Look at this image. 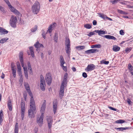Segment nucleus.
I'll return each mask as SVG.
<instances>
[{
    "instance_id": "nucleus-1",
    "label": "nucleus",
    "mask_w": 133,
    "mask_h": 133,
    "mask_svg": "<svg viewBox=\"0 0 133 133\" xmlns=\"http://www.w3.org/2000/svg\"><path fill=\"white\" fill-rule=\"evenodd\" d=\"M30 109L28 110V115L30 118L34 117V113L36 110V107L34 98L32 97L30 103Z\"/></svg>"
},
{
    "instance_id": "nucleus-2",
    "label": "nucleus",
    "mask_w": 133,
    "mask_h": 133,
    "mask_svg": "<svg viewBox=\"0 0 133 133\" xmlns=\"http://www.w3.org/2000/svg\"><path fill=\"white\" fill-rule=\"evenodd\" d=\"M65 45L66 53L68 54V56L70 57L71 49L70 48V41L68 37H66L65 38Z\"/></svg>"
},
{
    "instance_id": "nucleus-3",
    "label": "nucleus",
    "mask_w": 133,
    "mask_h": 133,
    "mask_svg": "<svg viewBox=\"0 0 133 133\" xmlns=\"http://www.w3.org/2000/svg\"><path fill=\"white\" fill-rule=\"evenodd\" d=\"M40 7L39 3L38 1H36L32 6V12L34 14H37L39 11Z\"/></svg>"
},
{
    "instance_id": "nucleus-4",
    "label": "nucleus",
    "mask_w": 133,
    "mask_h": 133,
    "mask_svg": "<svg viewBox=\"0 0 133 133\" xmlns=\"http://www.w3.org/2000/svg\"><path fill=\"white\" fill-rule=\"evenodd\" d=\"M17 18L12 15L9 21V23L10 25L13 28H15L16 27Z\"/></svg>"
},
{
    "instance_id": "nucleus-5",
    "label": "nucleus",
    "mask_w": 133,
    "mask_h": 133,
    "mask_svg": "<svg viewBox=\"0 0 133 133\" xmlns=\"http://www.w3.org/2000/svg\"><path fill=\"white\" fill-rule=\"evenodd\" d=\"M66 84H62L61 85L59 90V97L61 99L63 96L64 88L66 87Z\"/></svg>"
},
{
    "instance_id": "nucleus-6",
    "label": "nucleus",
    "mask_w": 133,
    "mask_h": 133,
    "mask_svg": "<svg viewBox=\"0 0 133 133\" xmlns=\"http://www.w3.org/2000/svg\"><path fill=\"white\" fill-rule=\"evenodd\" d=\"M21 118L22 120L23 119V118L24 115V112L25 108V105L24 102L22 100H21Z\"/></svg>"
},
{
    "instance_id": "nucleus-7",
    "label": "nucleus",
    "mask_w": 133,
    "mask_h": 133,
    "mask_svg": "<svg viewBox=\"0 0 133 133\" xmlns=\"http://www.w3.org/2000/svg\"><path fill=\"white\" fill-rule=\"evenodd\" d=\"M43 118L44 113L43 112L42 113L40 117H38L37 118V122L40 127H41L43 124Z\"/></svg>"
},
{
    "instance_id": "nucleus-8",
    "label": "nucleus",
    "mask_w": 133,
    "mask_h": 133,
    "mask_svg": "<svg viewBox=\"0 0 133 133\" xmlns=\"http://www.w3.org/2000/svg\"><path fill=\"white\" fill-rule=\"evenodd\" d=\"M6 3L10 7V10L11 11L16 14L19 15V12L12 6L9 1L7 2Z\"/></svg>"
},
{
    "instance_id": "nucleus-9",
    "label": "nucleus",
    "mask_w": 133,
    "mask_h": 133,
    "mask_svg": "<svg viewBox=\"0 0 133 133\" xmlns=\"http://www.w3.org/2000/svg\"><path fill=\"white\" fill-rule=\"evenodd\" d=\"M6 3L10 7V10L11 11L16 14L19 15V12L12 6L9 1L7 2Z\"/></svg>"
},
{
    "instance_id": "nucleus-10",
    "label": "nucleus",
    "mask_w": 133,
    "mask_h": 133,
    "mask_svg": "<svg viewBox=\"0 0 133 133\" xmlns=\"http://www.w3.org/2000/svg\"><path fill=\"white\" fill-rule=\"evenodd\" d=\"M46 118L48 122L49 128L50 129L52 127L53 122L52 117L49 116H47Z\"/></svg>"
},
{
    "instance_id": "nucleus-11",
    "label": "nucleus",
    "mask_w": 133,
    "mask_h": 133,
    "mask_svg": "<svg viewBox=\"0 0 133 133\" xmlns=\"http://www.w3.org/2000/svg\"><path fill=\"white\" fill-rule=\"evenodd\" d=\"M45 79L47 83H51L52 78L50 73L48 72L46 74Z\"/></svg>"
},
{
    "instance_id": "nucleus-12",
    "label": "nucleus",
    "mask_w": 133,
    "mask_h": 133,
    "mask_svg": "<svg viewBox=\"0 0 133 133\" xmlns=\"http://www.w3.org/2000/svg\"><path fill=\"white\" fill-rule=\"evenodd\" d=\"M95 67V66L94 64H91L88 65L85 69L86 71L88 72L94 70Z\"/></svg>"
},
{
    "instance_id": "nucleus-13",
    "label": "nucleus",
    "mask_w": 133,
    "mask_h": 133,
    "mask_svg": "<svg viewBox=\"0 0 133 133\" xmlns=\"http://www.w3.org/2000/svg\"><path fill=\"white\" fill-rule=\"evenodd\" d=\"M19 57L21 65L22 67H23L24 64L23 57V52L22 51H21L20 52Z\"/></svg>"
},
{
    "instance_id": "nucleus-14",
    "label": "nucleus",
    "mask_w": 133,
    "mask_h": 133,
    "mask_svg": "<svg viewBox=\"0 0 133 133\" xmlns=\"http://www.w3.org/2000/svg\"><path fill=\"white\" fill-rule=\"evenodd\" d=\"M56 24L55 23H54L50 25L48 28V29L47 32H49L50 33L52 31V29L55 27Z\"/></svg>"
},
{
    "instance_id": "nucleus-15",
    "label": "nucleus",
    "mask_w": 133,
    "mask_h": 133,
    "mask_svg": "<svg viewBox=\"0 0 133 133\" xmlns=\"http://www.w3.org/2000/svg\"><path fill=\"white\" fill-rule=\"evenodd\" d=\"M8 31L4 28L0 27V34L1 35L6 34Z\"/></svg>"
},
{
    "instance_id": "nucleus-16",
    "label": "nucleus",
    "mask_w": 133,
    "mask_h": 133,
    "mask_svg": "<svg viewBox=\"0 0 133 133\" xmlns=\"http://www.w3.org/2000/svg\"><path fill=\"white\" fill-rule=\"evenodd\" d=\"M99 51L97 49H91L90 50H88L85 51L87 54H90L91 53H93L98 52Z\"/></svg>"
},
{
    "instance_id": "nucleus-17",
    "label": "nucleus",
    "mask_w": 133,
    "mask_h": 133,
    "mask_svg": "<svg viewBox=\"0 0 133 133\" xmlns=\"http://www.w3.org/2000/svg\"><path fill=\"white\" fill-rule=\"evenodd\" d=\"M120 49V48L118 46L116 45H114L113 46L112 49L114 52L119 51Z\"/></svg>"
},
{
    "instance_id": "nucleus-18",
    "label": "nucleus",
    "mask_w": 133,
    "mask_h": 133,
    "mask_svg": "<svg viewBox=\"0 0 133 133\" xmlns=\"http://www.w3.org/2000/svg\"><path fill=\"white\" fill-rule=\"evenodd\" d=\"M53 111L54 114H55L56 112L57 107V103L56 102H54L53 103Z\"/></svg>"
},
{
    "instance_id": "nucleus-19",
    "label": "nucleus",
    "mask_w": 133,
    "mask_h": 133,
    "mask_svg": "<svg viewBox=\"0 0 133 133\" xmlns=\"http://www.w3.org/2000/svg\"><path fill=\"white\" fill-rule=\"evenodd\" d=\"M103 37L108 39H112L114 40H115L116 39V38L115 37L111 35H104L103 36Z\"/></svg>"
},
{
    "instance_id": "nucleus-20",
    "label": "nucleus",
    "mask_w": 133,
    "mask_h": 133,
    "mask_svg": "<svg viewBox=\"0 0 133 133\" xmlns=\"http://www.w3.org/2000/svg\"><path fill=\"white\" fill-rule=\"evenodd\" d=\"M35 47L37 48H39L41 47L44 48V46L42 44L39 43L38 41L34 44Z\"/></svg>"
},
{
    "instance_id": "nucleus-21",
    "label": "nucleus",
    "mask_w": 133,
    "mask_h": 133,
    "mask_svg": "<svg viewBox=\"0 0 133 133\" xmlns=\"http://www.w3.org/2000/svg\"><path fill=\"white\" fill-rule=\"evenodd\" d=\"M60 62L61 66H63V65L65 63V61L62 55L60 56Z\"/></svg>"
},
{
    "instance_id": "nucleus-22",
    "label": "nucleus",
    "mask_w": 133,
    "mask_h": 133,
    "mask_svg": "<svg viewBox=\"0 0 133 133\" xmlns=\"http://www.w3.org/2000/svg\"><path fill=\"white\" fill-rule=\"evenodd\" d=\"M46 104L45 102H43L41 107V112L42 113L43 112L44 114V112Z\"/></svg>"
},
{
    "instance_id": "nucleus-23",
    "label": "nucleus",
    "mask_w": 133,
    "mask_h": 133,
    "mask_svg": "<svg viewBox=\"0 0 133 133\" xmlns=\"http://www.w3.org/2000/svg\"><path fill=\"white\" fill-rule=\"evenodd\" d=\"M95 32L98 33V35L100 36L101 34H105V31L103 30H95Z\"/></svg>"
},
{
    "instance_id": "nucleus-24",
    "label": "nucleus",
    "mask_w": 133,
    "mask_h": 133,
    "mask_svg": "<svg viewBox=\"0 0 133 133\" xmlns=\"http://www.w3.org/2000/svg\"><path fill=\"white\" fill-rule=\"evenodd\" d=\"M29 49L31 56L32 57H34V54L33 47H30Z\"/></svg>"
},
{
    "instance_id": "nucleus-25",
    "label": "nucleus",
    "mask_w": 133,
    "mask_h": 133,
    "mask_svg": "<svg viewBox=\"0 0 133 133\" xmlns=\"http://www.w3.org/2000/svg\"><path fill=\"white\" fill-rule=\"evenodd\" d=\"M68 74L66 73L64 75V78L62 83H65L66 82L68 77Z\"/></svg>"
},
{
    "instance_id": "nucleus-26",
    "label": "nucleus",
    "mask_w": 133,
    "mask_h": 133,
    "mask_svg": "<svg viewBox=\"0 0 133 133\" xmlns=\"http://www.w3.org/2000/svg\"><path fill=\"white\" fill-rule=\"evenodd\" d=\"M9 39L7 37L3 38L0 40V43H3L5 42L6 41L8 40Z\"/></svg>"
},
{
    "instance_id": "nucleus-27",
    "label": "nucleus",
    "mask_w": 133,
    "mask_h": 133,
    "mask_svg": "<svg viewBox=\"0 0 133 133\" xmlns=\"http://www.w3.org/2000/svg\"><path fill=\"white\" fill-rule=\"evenodd\" d=\"M3 111L2 110H1L0 111V124H1V123L2 122L3 120V119L2 118L3 114L2 113Z\"/></svg>"
},
{
    "instance_id": "nucleus-28",
    "label": "nucleus",
    "mask_w": 133,
    "mask_h": 133,
    "mask_svg": "<svg viewBox=\"0 0 133 133\" xmlns=\"http://www.w3.org/2000/svg\"><path fill=\"white\" fill-rule=\"evenodd\" d=\"M101 45L100 44H95L92 45L91 46V48H100L101 47Z\"/></svg>"
},
{
    "instance_id": "nucleus-29",
    "label": "nucleus",
    "mask_w": 133,
    "mask_h": 133,
    "mask_svg": "<svg viewBox=\"0 0 133 133\" xmlns=\"http://www.w3.org/2000/svg\"><path fill=\"white\" fill-rule=\"evenodd\" d=\"M116 129L118 130H119V131H123V130H126L127 129H129V127H126V128H123V127H121V128H116Z\"/></svg>"
},
{
    "instance_id": "nucleus-30",
    "label": "nucleus",
    "mask_w": 133,
    "mask_h": 133,
    "mask_svg": "<svg viewBox=\"0 0 133 133\" xmlns=\"http://www.w3.org/2000/svg\"><path fill=\"white\" fill-rule=\"evenodd\" d=\"M98 14L99 15V16L101 18L104 19L106 18L107 16L106 15H104L101 13Z\"/></svg>"
},
{
    "instance_id": "nucleus-31",
    "label": "nucleus",
    "mask_w": 133,
    "mask_h": 133,
    "mask_svg": "<svg viewBox=\"0 0 133 133\" xmlns=\"http://www.w3.org/2000/svg\"><path fill=\"white\" fill-rule=\"evenodd\" d=\"M45 84H41L40 87L42 90L44 91L45 90Z\"/></svg>"
},
{
    "instance_id": "nucleus-32",
    "label": "nucleus",
    "mask_w": 133,
    "mask_h": 133,
    "mask_svg": "<svg viewBox=\"0 0 133 133\" xmlns=\"http://www.w3.org/2000/svg\"><path fill=\"white\" fill-rule=\"evenodd\" d=\"M40 81L41 83H45L44 78L42 75L40 76Z\"/></svg>"
},
{
    "instance_id": "nucleus-33",
    "label": "nucleus",
    "mask_w": 133,
    "mask_h": 133,
    "mask_svg": "<svg viewBox=\"0 0 133 133\" xmlns=\"http://www.w3.org/2000/svg\"><path fill=\"white\" fill-rule=\"evenodd\" d=\"M15 130L14 133H18V125L17 123H16V124L15 125Z\"/></svg>"
},
{
    "instance_id": "nucleus-34",
    "label": "nucleus",
    "mask_w": 133,
    "mask_h": 133,
    "mask_svg": "<svg viewBox=\"0 0 133 133\" xmlns=\"http://www.w3.org/2000/svg\"><path fill=\"white\" fill-rule=\"evenodd\" d=\"M24 86L26 91L30 90V86L28 84H24Z\"/></svg>"
},
{
    "instance_id": "nucleus-35",
    "label": "nucleus",
    "mask_w": 133,
    "mask_h": 133,
    "mask_svg": "<svg viewBox=\"0 0 133 133\" xmlns=\"http://www.w3.org/2000/svg\"><path fill=\"white\" fill-rule=\"evenodd\" d=\"M109 63V62L108 61H106L104 60H102L101 61V63L102 64H108Z\"/></svg>"
},
{
    "instance_id": "nucleus-36",
    "label": "nucleus",
    "mask_w": 133,
    "mask_h": 133,
    "mask_svg": "<svg viewBox=\"0 0 133 133\" xmlns=\"http://www.w3.org/2000/svg\"><path fill=\"white\" fill-rule=\"evenodd\" d=\"M118 12L122 14L126 15L128 14L127 12H125L121 10H118Z\"/></svg>"
},
{
    "instance_id": "nucleus-37",
    "label": "nucleus",
    "mask_w": 133,
    "mask_h": 133,
    "mask_svg": "<svg viewBox=\"0 0 133 133\" xmlns=\"http://www.w3.org/2000/svg\"><path fill=\"white\" fill-rule=\"evenodd\" d=\"M77 49H78L79 50L83 49L85 48V46H79L76 47Z\"/></svg>"
},
{
    "instance_id": "nucleus-38",
    "label": "nucleus",
    "mask_w": 133,
    "mask_h": 133,
    "mask_svg": "<svg viewBox=\"0 0 133 133\" xmlns=\"http://www.w3.org/2000/svg\"><path fill=\"white\" fill-rule=\"evenodd\" d=\"M84 27L87 29H89L91 28V26L89 24H86L84 25Z\"/></svg>"
},
{
    "instance_id": "nucleus-39",
    "label": "nucleus",
    "mask_w": 133,
    "mask_h": 133,
    "mask_svg": "<svg viewBox=\"0 0 133 133\" xmlns=\"http://www.w3.org/2000/svg\"><path fill=\"white\" fill-rule=\"evenodd\" d=\"M132 48L131 47L128 48H126L125 50L126 53H128L131 50Z\"/></svg>"
},
{
    "instance_id": "nucleus-40",
    "label": "nucleus",
    "mask_w": 133,
    "mask_h": 133,
    "mask_svg": "<svg viewBox=\"0 0 133 133\" xmlns=\"http://www.w3.org/2000/svg\"><path fill=\"white\" fill-rule=\"evenodd\" d=\"M125 122L123 120H118L116 121V122L117 123H122Z\"/></svg>"
},
{
    "instance_id": "nucleus-41",
    "label": "nucleus",
    "mask_w": 133,
    "mask_h": 133,
    "mask_svg": "<svg viewBox=\"0 0 133 133\" xmlns=\"http://www.w3.org/2000/svg\"><path fill=\"white\" fill-rule=\"evenodd\" d=\"M28 92V93L29 95L31 97V98H30V101H31V98L32 97L33 98V97L32 96V92L30 90H29L28 91H27Z\"/></svg>"
},
{
    "instance_id": "nucleus-42",
    "label": "nucleus",
    "mask_w": 133,
    "mask_h": 133,
    "mask_svg": "<svg viewBox=\"0 0 133 133\" xmlns=\"http://www.w3.org/2000/svg\"><path fill=\"white\" fill-rule=\"evenodd\" d=\"M37 26L36 25L35 26L34 28H32L31 29V31L32 32H35L37 29Z\"/></svg>"
},
{
    "instance_id": "nucleus-43",
    "label": "nucleus",
    "mask_w": 133,
    "mask_h": 133,
    "mask_svg": "<svg viewBox=\"0 0 133 133\" xmlns=\"http://www.w3.org/2000/svg\"><path fill=\"white\" fill-rule=\"evenodd\" d=\"M54 39L55 41L56 42H57L58 40V36L57 34H55L54 35Z\"/></svg>"
},
{
    "instance_id": "nucleus-44",
    "label": "nucleus",
    "mask_w": 133,
    "mask_h": 133,
    "mask_svg": "<svg viewBox=\"0 0 133 133\" xmlns=\"http://www.w3.org/2000/svg\"><path fill=\"white\" fill-rule=\"evenodd\" d=\"M17 72H18V74L19 75H22V73H21V68H19L17 69Z\"/></svg>"
},
{
    "instance_id": "nucleus-45",
    "label": "nucleus",
    "mask_w": 133,
    "mask_h": 133,
    "mask_svg": "<svg viewBox=\"0 0 133 133\" xmlns=\"http://www.w3.org/2000/svg\"><path fill=\"white\" fill-rule=\"evenodd\" d=\"M19 76H20V78L19 80V82L20 83H22L23 82V77L22 75Z\"/></svg>"
},
{
    "instance_id": "nucleus-46",
    "label": "nucleus",
    "mask_w": 133,
    "mask_h": 133,
    "mask_svg": "<svg viewBox=\"0 0 133 133\" xmlns=\"http://www.w3.org/2000/svg\"><path fill=\"white\" fill-rule=\"evenodd\" d=\"M95 31L93 32H91L89 33V34H88V35L89 36H91L95 34Z\"/></svg>"
},
{
    "instance_id": "nucleus-47",
    "label": "nucleus",
    "mask_w": 133,
    "mask_h": 133,
    "mask_svg": "<svg viewBox=\"0 0 133 133\" xmlns=\"http://www.w3.org/2000/svg\"><path fill=\"white\" fill-rule=\"evenodd\" d=\"M0 10L3 13H5V11L4 10V8L1 6H0Z\"/></svg>"
},
{
    "instance_id": "nucleus-48",
    "label": "nucleus",
    "mask_w": 133,
    "mask_h": 133,
    "mask_svg": "<svg viewBox=\"0 0 133 133\" xmlns=\"http://www.w3.org/2000/svg\"><path fill=\"white\" fill-rule=\"evenodd\" d=\"M12 71L13 76L14 77H15L16 76V69L13 70Z\"/></svg>"
},
{
    "instance_id": "nucleus-49",
    "label": "nucleus",
    "mask_w": 133,
    "mask_h": 133,
    "mask_svg": "<svg viewBox=\"0 0 133 133\" xmlns=\"http://www.w3.org/2000/svg\"><path fill=\"white\" fill-rule=\"evenodd\" d=\"M119 1L120 0H115L113 1H110V2L112 4H114L116 3L118 1Z\"/></svg>"
},
{
    "instance_id": "nucleus-50",
    "label": "nucleus",
    "mask_w": 133,
    "mask_h": 133,
    "mask_svg": "<svg viewBox=\"0 0 133 133\" xmlns=\"http://www.w3.org/2000/svg\"><path fill=\"white\" fill-rule=\"evenodd\" d=\"M28 69L29 72L30 73V74H32V71L31 67L28 68Z\"/></svg>"
},
{
    "instance_id": "nucleus-51",
    "label": "nucleus",
    "mask_w": 133,
    "mask_h": 133,
    "mask_svg": "<svg viewBox=\"0 0 133 133\" xmlns=\"http://www.w3.org/2000/svg\"><path fill=\"white\" fill-rule=\"evenodd\" d=\"M11 67L12 71L13 70L16 69L15 66L14 65H13L12 64H11Z\"/></svg>"
},
{
    "instance_id": "nucleus-52",
    "label": "nucleus",
    "mask_w": 133,
    "mask_h": 133,
    "mask_svg": "<svg viewBox=\"0 0 133 133\" xmlns=\"http://www.w3.org/2000/svg\"><path fill=\"white\" fill-rule=\"evenodd\" d=\"M132 66L130 64H128V69L130 71L132 70Z\"/></svg>"
},
{
    "instance_id": "nucleus-53",
    "label": "nucleus",
    "mask_w": 133,
    "mask_h": 133,
    "mask_svg": "<svg viewBox=\"0 0 133 133\" xmlns=\"http://www.w3.org/2000/svg\"><path fill=\"white\" fill-rule=\"evenodd\" d=\"M8 107H12L11 103L10 100H9L8 103Z\"/></svg>"
},
{
    "instance_id": "nucleus-54",
    "label": "nucleus",
    "mask_w": 133,
    "mask_h": 133,
    "mask_svg": "<svg viewBox=\"0 0 133 133\" xmlns=\"http://www.w3.org/2000/svg\"><path fill=\"white\" fill-rule=\"evenodd\" d=\"M23 69H24V74L28 73V71L27 70V69L26 67H24Z\"/></svg>"
},
{
    "instance_id": "nucleus-55",
    "label": "nucleus",
    "mask_w": 133,
    "mask_h": 133,
    "mask_svg": "<svg viewBox=\"0 0 133 133\" xmlns=\"http://www.w3.org/2000/svg\"><path fill=\"white\" fill-rule=\"evenodd\" d=\"M119 33L121 35H124V32L123 30H121L119 31Z\"/></svg>"
},
{
    "instance_id": "nucleus-56",
    "label": "nucleus",
    "mask_w": 133,
    "mask_h": 133,
    "mask_svg": "<svg viewBox=\"0 0 133 133\" xmlns=\"http://www.w3.org/2000/svg\"><path fill=\"white\" fill-rule=\"evenodd\" d=\"M82 76L84 78H86L87 76V75L85 72H83L82 74Z\"/></svg>"
},
{
    "instance_id": "nucleus-57",
    "label": "nucleus",
    "mask_w": 133,
    "mask_h": 133,
    "mask_svg": "<svg viewBox=\"0 0 133 133\" xmlns=\"http://www.w3.org/2000/svg\"><path fill=\"white\" fill-rule=\"evenodd\" d=\"M62 67L63 70L65 71H67V68L66 66H65L63 65V66H61Z\"/></svg>"
},
{
    "instance_id": "nucleus-58",
    "label": "nucleus",
    "mask_w": 133,
    "mask_h": 133,
    "mask_svg": "<svg viewBox=\"0 0 133 133\" xmlns=\"http://www.w3.org/2000/svg\"><path fill=\"white\" fill-rule=\"evenodd\" d=\"M109 109L111 110L115 111H116V109L114 108H113L111 107H109Z\"/></svg>"
},
{
    "instance_id": "nucleus-59",
    "label": "nucleus",
    "mask_w": 133,
    "mask_h": 133,
    "mask_svg": "<svg viewBox=\"0 0 133 133\" xmlns=\"http://www.w3.org/2000/svg\"><path fill=\"white\" fill-rule=\"evenodd\" d=\"M17 68H21V66L20 64L19 63H17Z\"/></svg>"
},
{
    "instance_id": "nucleus-60",
    "label": "nucleus",
    "mask_w": 133,
    "mask_h": 133,
    "mask_svg": "<svg viewBox=\"0 0 133 133\" xmlns=\"http://www.w3.org/2000/svg\"><path fill=\"white\" fill-rule=\"evenodd\" d=\"M92 23H93V24L94 25H96L97 24V22L95 20H94L93 21Z\"/></svg>"
},
{
    "instance_id": "nucleus-61",
    "label": "nucleus",
    "mask_w": 133,
    "mask_h": 133,
    "mask_svg": "<svg viewBox=\"0 0 133 133\" xmlns=\"http://www.w3.org/2000/svg\"><path fill=\"white\" fill-rule=\"evenodd\" d=\"M127 8H133V6L130 5H128L127 6Z\"/></svg>"
},
{
    "instance_id": "nucleus-62",
    "label": "nucleus",
    "mask_w": 133,
    "mask_h": 133,
    "mask_svg": "<svg viewBox=\"0 0 133 133\" xmlns=\"http://www.w3.org/2000/svg\"><path fill=\"white\" fill-rule=\"evenodd\" d=\"M127 102L130 105L131 104V101L130 100V99H128L127 101Z\"/></svg>"
},
{
    "instance_id": "nucleus-63",
    "label": "nucleus",
    "mask_w": 133,
    "mask_h": 133,
    "mask_svg": "<svg viewBox=\"0 0 133 133\" xmlns=\"http://www.w3.org/2000/svg\"><path fill=\"white\" fill-rule=\"evenodd\" d=\"M72 71L74 72H75L76 71V69L74 67L72 68Z\"/></svg>"
},
{
    "instance_id": "nucleus-64",
    "label": "nucleus",
    "mask_w": 133,
    "mask_h": 133,
    "mask_svg": "<svg viewBox=\"0 0 133 133\" xmlns=\"http://www.w3.org/2000/svg\"><path fill=\"white\" fill-rule=\"evenodd\" d=\"M28 68H29V67H31L30 63L29 62H28Z\"/></svg>"
}]
</instances>
